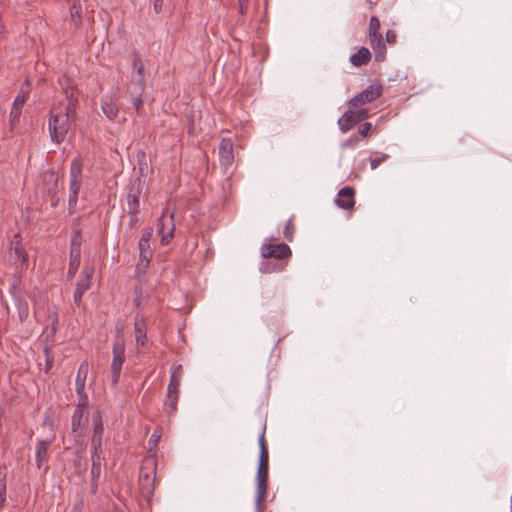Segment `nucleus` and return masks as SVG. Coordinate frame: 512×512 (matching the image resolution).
<instances>
[{"mask_svg": "<svg viewBox=\"0 0 512 512\" xmlns=\"http://www.w3.org/2000/svg\"><path fill=\"white\" fill-rule=\"evenodd\" d=\"M65 94V101L54 104L50 109L48 130L51 141L56 144L64 142L70 129V122L75 118L78 98L73 81L63 76L58 80Z\"/></svg>", "mask_w": 512, "mask_h": 512, "instance_id": "obj_1", "label": "nucleus"}, {"mask_svg": "<svg viewBox=\"0 0 512 512\" xmlns=\"http://www.w3.org/2000/svg\"><path fill=\"white\" fill-rule=\"evenodd\" d=\"M157 458L155 454L146 455L141 462L139 487L143 497L149 499L156 486Z\"/></svg>", "mask_w": 512, "mask_h": 512, "instance_id": "obj_2", "label": "nucleus"}, {"mask_svg": "<svg viewBox=\"0 0 512 512\" xmlns=\"http://www.w3.org/2000/svg\"><path fill=\"white\" fill-rule=\"evenodd\" d=\"M369 44L374 51L375 60L382 62L386 57V46L380 32V20L376 16H372L369 21L368 28Z\"/></svg>", "mask_w": 512, "mask_h": 512, "instance_id": "obj_3", "label": "nucleus"}, {"mask_svg": "<svg viewBox=\"0 0 512 512\" xmlns=\"http://www.w3.org/2000/svg\"><path fill=\"white\" fill-rule=\"evenodd\" d=\"M82 169L83 161L80 157H76L71 161L70 165V183H69V207H75L78 201L79 191L82 185Z\"/></svg>", "mask_w": 512, "mask_h": 512, "instance_id": "obj_4", "label": "nucleus"}, {"mask_svg": "<svg viewBox=\"0 0 512 512\" xmlns=\"http://www.w3.org/2000/svg\"><path fill=\"white\" fill-rule=\"evenodd\" d=\"M81 244L82 236L80 231L76 230L73 232L70 241V259L69 268L67 272L68 278H73L79 268L81 259Z\"/></svg>", "mask_w": 512, "mask_h": 512, "instance_id": "obj_5", "label": "nucleus"}, {"mask_svg": "<svg viewBox=\"0 0 512 512\" xmlns=\"http://www.w3.org/2000/svg\"><path fill=\"white\" fill-rule=\"evenodd\" d=\"M125 345L122 338H117L113 343V360L111 363V380L116 386L120 379L121 368L125 360Z\"/></svg>", "mask_w": 512, "mask_h": 512, "instance_id": "obj_6", "label": "nucleus"}, {"mask_svg": "<svg viewBox=\"0 0 512 512\" xmlns=\"http://www.w3.org/2000/svg\"><path fill=\"white\" fill-rule=\"evenodd\" d=\"M144 182L141 178H136L133 180L127 190L126 200H127V214H138L140 208V196L142 194Z\"/></svg>", "mask_w": 512, "mask_h": 512, "instance_id": "obj_7", "label": "nucleus"}, {"mask_svg": "<svg viewBox=\"0 0 512 512\" xmlns=\"http://www.w3.org/2000/svg\"><path fill=\"white\" fill-rule=\"evenodd\" d=\"M383 92L382 85L379 83L370 84L362 92L351 98L348 104L352 107H359L363 104L370 103L381 96Z\"/></svg>", "mask_w": 512, "mask_h": 512, "instance_id": "obj_8", "label": "nucleus"}, {"mask_svg": "<svg viewBox=\"0 0 512 512\" xmlns=\"http://www.w3.org/2000/svg\"><path fill=\"white\" fill-rule=\"evenodd\" d=\"M94 273V268L92 266H84L80 277L77 281L76 288L74 291V303L77 307H80L82 304V296L84 293L90 289L91 287V278Z\"/></svg>", "mask_w": 512, "mask_h": 512, "instance_id": "obj_9", "label": "nucleus"}, {"mask_svg": "<svg viewBox=\"0 0 512 512\" xmlns=\"http://www.w3.org/2000/svg\"><path fill=\"white\" fill-rule=\"evenodd\" d=\"M368 117L369 112L367 109L348 110L338 119V125L341 132L346 133L361 120L367 119Z\"/></svg>", "mask_w": 512, "mask_h": 512, "instance_id": "obj_10", "label": "nucleus"}, {"mask_svg": "<svg viewBox=\"0 0 512 512\" xmlns=\"http://www.w3.org/2000/svg\"><path fill=\"white\" fill-rule=\"evenodd\" d=\"M268 476L269 470L258 469L256 481H257V492H256V506L259 512H262L265 508V500L268 489Z\"/></svg>", "mask_w": 512, "mask_h": 512, "instance_id": "obj_11", "label": "nucleus"}, {"mask_svg": "<svg viewBox=\"0 0 512 512\" xmlns=\"http://www.w3.org/2000/svg\"><path fill=\"white\" fill-rule=\"evenodd\" d=\"M145 91V82L131 80L127 93L130 96L133 107L135 108L138 115L143 113V99L142 96Z\"/></svg>", "mask_w": 512, "mask_h": 512, "instance_id": "obj_12", "label": "nucleus"}, {"mask_svg": "<svg viewBox=\"0 0 512 512\" xmlns=\"http://www.w3.org/2000/svg\"><path fill=\"white\" fill-rule=\"evenodd\" d=\"M175 223L173 214H163L158 220V234L161 236V243L167 245L174 237Z\"/></svg>", "mask_w": 512, "mask_h": 512, "instance_id": "obj_13", "label": "nucleus"}, {"mask_svg": "<svg viewBox=\"0 0 512 512\" xmlns=\"http://www.w3.org/2000/svg\"><path fill=\"white\" fill-rule=\"evenodd\" d=\"M261 254L263 258L286 260L291 256V249L285 243L264 244L261 247Z\"/></svg>", "mask_w": 512, "mask_h": 512, "instance_id": "obj_14", "label": "nucleus"}, {"mask_svg": "<svg viewBox=\"0 0 512 512\" xmlns=\"http://www.w3.org/2000/svg\"><path fill=\"white\" fill-rule=\"evenodd\" d=\"M220 165L227 170L234 162L233 142L230 138H222L219 143Z\"/></svg>", "mask_w": 512, "mask_h": 512, "instance_id": "obj_15", "label": "nucleus"}, {"mask_svg": "<svg viewBox=\"0 0 512 512\" xmlns=\"http://www.w3.org/2000/svg\"><path fill=\"white\" fill-rule=\"evenodd\" d=\"M139 247V262L136 266V274L141 276L146 273V269L149 266V263L153 256V250L150 247V244H138Z\"/></svg>", "mask_w": 512, "mask_h": 512, "instance_id": "obj_16", "label": "nucleus"}, {"mask_svg": "<svg viewBox=\"0 0 512 512\" xmlns=\"http://www.w3.org/2000/svg\"><path fill=\"white\" fill-rule=\"evenodd\" d=\"M335 203L342 209H351L355 204V190L352 187L345 186L338 192Z\"/></svg>", "mask_w": 512, "mask_h": 512, "instance_id": "obj_17", "label": "nucleus"}, {"mask_svg": "<svg viewBox=\"0 0 512 512\" xmlns=\"http://www.w3.org/2000/svg\"><path fill=\"white\" fill-rule=\"evenodd\" d=\"M9 251L11 255L14 254L15 258L19 260L22 265H28V255L23 247L22 237L20 234L17 233L13 236Z\"/></svg>", "mask_w": 512, "mask_h": 512, "instance_id": "obj_18", "label": "nucleus"}, {"mask_svg": "<svg viewBox=\"0 0 512 512\" xmlns=\"http://www.w3.org/2000/svg\"><path fill=\"white\" fill-rule=\"evenodd\" d=\"M84 408L76 407L71 419V431L73 434L78 436V433L88 423V416Z\"/></svg>", "mask_w": 512, "mask_h": 512, "instance_id": "obj_19", "label": "nucleus"}, {"mask_svg": "<svg viewBox=\"0 0 512 512\" xmlns=\"http://www.w3.org/2000/svg\"><path fill=\"white\" fill-rule=\"evenodd\" d=\"M103 451L102 448H98L95 450V448H92L91 451V479L94 483L95 480H98V478L101 475V466L103 461Z\"/></svg>", "mask_w": 512, "mask_h": 512, "instance_id": "obj_20", "label": "nucleus"}, {"mask_svg": "<svg viewBox=\"0 0 512 512\" xmlns=\"http://www.w3.org/2000/svg\"><path fill=\"white\" fill-rule=\"evenodd\" d=\"M70 12V29L76 31L82 22V6L79 0H73L69 8Z\"/></svg>", "mask_w": 512, "mask_h": 512, "instance_id": "obj_21", "label": "nucleus"}, {"mask_svg": "<svg viewBox=\"0 0 512 512\" xmlns=\"http://www.w3.org/2000/svg\"><path fill=\"white\" fill-rule=\"evenodd\" d=\"M58 175L54 171L43 174V192L48 194L58 193Z\"/></svg>", "mask_w": 512, "mask_h": 512, "instance_id": "obj_22", "label": "nucleus"}, {"mask_svg": "<svg viewBox=\"0 0 512 512\" xmlns=\"http://www.w3.org/2000/svg\"><path fill=\"white\" fill-rule=\"evenodd\" d=\"M51 445L50 440H40L36 445L35 456L37 468H41L43 463L48 460V449Z\"/></svg>", "mask_w": 512, "mask_h": 512, "instance_id": "obj_23", "label": "nucleus"}, {"mask_svg": "<svg viewBox=\"0 0 512 512\" xmlns=\"http://www.w3.org/2000/svg\"><path fill=\"white\" fill-rule=\"evenodd\" d=\"M89 363L87 361H83L78 368L76 379H75V388L76 390H85V384L89 373Z\"/></svg>", "mask_w": 512, "mask_h": 512, "instance_id": "obj_24", "label": "nucleus"}, {"mask_svg": "<svg viewBox=\"0 0 512 512\" xmlns=\"http://www.w3.org/2000/svg\"><path fill=\"white\" fill-rule=\"evenodd\" d=\"M370 60H371V53H370L369 49L366 47H361L356 53H354L350 56V62L356 67L365 65Z\"/></svg>", "mask_w": 512, "mask_h": 512, "instance_id": "obj_25", "label": "nucleus"}, {"mask_svg": "<svg viewBox=\"0 0 512 512\" xmlns=\"http://www.w3.org/2000/svg\"><path fill=\"white\" fill-rule=\"evenodd\" d=\"M146 323L143 320H136L134 323L135 340L138 347H144L147 343Z\"/></svg>", "mask_w": 512, "mask_h": 512, "instance_id": "obj_26", "label": "nucleus"}, {"mask_svg": "<svg viewBox=\"0 0 512 512\" xmlns=\"http://www.w3.org/2000/svg\"><path fill=\"white\" fill-rule=\"evenodd\" d=\"M103 432H104V427H103L101 417L99 416L97 419H95L93 436H92V440H91L92 448H95V450H97L98 448H102Z\"/></svg>", "mask_w": 512, "mask_h": 512, "instance_id": "obj_27", "label": "nucleus"}, {"mask_svg": "<svg viewBox=\"0 0 512 512\" xmlns=\"http://www.w3.org/2000/svg\"><path fill=\"white\" fill-rule=\"evenodd\" d=\"M179 392H167L165 407L168 415H174L177 411Z\"/></svg>", "mask_w": 512, "mask_h": 512, "instance_id": "obj_28", "label": "nucleus"}, {"mask_svg": "<svg viewBox=\"0 0 512 512\" xmlns=\"http://www.w3.org/2000/svg\"><path fill=\"white\" fill-rule=\"evenodd\" d=\"M103 113L110 119H114L118 115V107L112 98H106L102 101Z\"/></svg>", "mask_w": 512, "mask_h": 512, "instance_id": "obj_29", "label": "nucleus"}, {"mask_svg": "<svg viewBox=\"0 0 512 512\" xmlns=\"http://www.w3.org/2000/svg\"><path fill=\"white\" fill-rule=\"evenodd\" d=\"M181 370H182L181 365H178L174 369V371L171 375V378H170V383L168 385L167 392H179Z\"/></svg>", "mask_w": 512, "mask_h": 512, "instance_id": "obj_30", "label": "nucleus"}, {"mask_svg": "<svg viewBox=\"0 0 512 512\" xmlns=\"http://www.w3.org/2000/svg\"><path fill=\"white\" fill-rule=\"evenodd\" d=\"M29 93H30L29 83L26 82V84L23 85L21 87L20 91L18 92V94L13 102V105L22 108L24 106V104L26 103V101L28 100Z\"/></svg>", "mask_w": 512, "mask_h": 512, "instance_id": "obj_31", "label": "nucleus"}, {"mask_svg": "<svg viewBox=\"0 0 512 512\" xmlns=\"http://www.w3.org/2000/svg\"><path fill=\"white\" fill-rule=\"evenodd\" d=\"M44 355H45V372L48 373L52 367H53V364H54V357H53V353H52V350L50 347H45L44 350Z\"/></svg>", "mask_w": 512, "mask_h": 512, "instance_id": "obj_32", "label": "nucleus"}, {"mask_svg": "<svg viewBox=\"0 0 512 512\" xmlns=\"http://www.w3.org/2000/svg\"><path fill=\"white\" fill-rule=\"evenodd\" d=\"M293 220H294V218L291 217L287 221L286 226H285L284 231H283L284 237L288 241H290V242L293 240V235H294V232H295V225H294Z\"/></svg>", "mask_w": 512, "mask_h": 512, "instance_id": "obj_33", "label": "nucleus"}, {"mask_svg": "<svg viewBox=\"0 0 512 512\" xmlns=\"http://www.w3.org/2000/svg\"><path fill=\"white\" fill-rule=\"evenodd\" d=\"M77 396H78V403L76 407L87 409L89 404L88 395L86 394L85 390H76Z\"/></svg>", "mask_w": 512, "mask_h": 512, "instance_id": "obj_34", "label": "nucleus"}, {"mask_svg": "<svg viewBox=\"0 0 512 512\" xmlns=\"http://www.w3.org/2000/svg\"><path fill=\"white\" fill-rule=\"evenodd\" d=\"M48 321L50 322V335L51 336H54L57 332V328H58V323H59V320H58V315L57 313L55 312H51L48 314Z\"/></svg>", "mask_w": 512, "mask_h": 512, "instance_id": "obj_35", "label": "nucleus"}, {"mask_svg": "<svg viewBox=\"0 0 512 512\" xmlns=\"http://www.w3.org/2000/svg\"><path fill=\"white\" fill-rule=\"evenodd\" d=\"M258 469L269 470V454H268V450L260 451Z\"/></svg>", "mask_w": 512, "mask_h": 512, "instance_id": "obj_36", "label": "nucleus"}, {"mask_svg": "<svg viewBox=\"0 0 512 512\" xmlns=\"http://www.w3.org/2000/svg\"><path fill=\"white\" fill-rule=\"evenodd\" d=\"M152 236H153V228L152 227L145 228L138 244H150V240H151Z\"/></svg>", "mask_w": 512, "mask_h": 512, "instance_id": "obj_37", "label": "nucleus"}, {"mask_svg": "<svg viewBox=\"0 0 512 512\" xmlns=\"http://www.w3.org/2000/svg\"><path fill=\"white\" fill-rule=\"evenodd\" d=\"M372 130V125L371 123L369 122H365V123H362L359 127H358V133L362 136V137H367L370 135V132Z\"/></svg>", "mask_w": 512, "mask_h": 512, "instance_id": "obj_38", "label": "nucleus"}, {"mask_svg": "<svg viewBox=\"0 0 512 512\" xmlns=\"http://www.w3.org/2000/svg\"><path fill=\"white\" fill-rule=\"evenodd\" d=\"M136 70V75L133 76V80H136V81H140L141 82H145V66L143 63H140V65L138 66V68L135 69Z\"/></svg>", "mask_w": 512, "mask_h": 512, "instance_id": "obj_39", "label": "nucleus"}, {"mask_svg": "<svg viewBox=\"0 0 512 512\" xmlns=\"http://www.w3.org/2000/svg\"><path fill=\"white\" fill-rule=\"evenodd\" d=\"M389 155L382 154L380 157H375L370 160L371 169H376L382 162L386 161Z\"/></svg>", "mask_w": 512, "mask_h": 512, "instance_id": "obj_40", "label": "nucleus"}, {"mask_svg": "<svg viewBox=\"0 0 512 512\" xmlns=\"http://www.w3.org/2000/svg\"><path fill=\"white\" fill-rule=\"evenodd\" d=\"M21 111H22L21 107L12 105V109H11V112H10L11 121L18 120L20 115H21Z\"/></svg>", "mask_w": 512, "mask_h": 512, "instance_id": "obj_41", "label": "nucleus"}, {"mask_svg": "<svg viewBox=\"0 0 512 512\" xmlns=\"http://www.w3.org/2000/svg\"><path fill=\"white\" fill-rule=\"evenodd\" d=\"M284 268V265L283 264H279L277 266H274L273 268H270L269 264H265L262 268H261V271L263 273H271V272H274V271H281L283 270Z\"/></svg>", "mask_w": 512, "mask_h": 512, "instance_id": "obj_42", "label": "nucleus"}, {"mask_svg": "<svg viewBox=\"0 0 512 512\" xmlns=\"http://www.w3.org/2000/svg\"><path fill=\"white\" fill-rule=\"evenodd\" d=\"M386 41L389 44H395L397 41V34L394 30H388L386 32Z\"/></svg>", "mask_w": 512, "mask_h": 512, "instance_id": "obj_43", "label": "nucleus"}, {"mask_svg": "<svg viewBox=\"0 0 512 512\" xmlns=\"http://www.w3.org/2000/svg\"><path fill=\"white\" fill-rule=\"evenodd\" d=\"M358 143V138L356 136L350 137L348 140H346L342 146L343 147H354Z\"/></svg>", "mask_w": 512, "mask_h": 512, "instance_id": "obj_44", "label": "nucleus"}, {"mask_svg": "<svg viewBox=\"0 0 512 512\" xmlns=\"http://www.w3.org/2000/svg\"><path fill=\"white\" fill-rule=\"evenodd\" d=\"M50 198V204L52 207H57L60 201V198L57 196V193L48 194L47 195Z\"/></svg>", "mask_w": 512, "mask_h": 512, "instance_id": "obj_45", "label": "nucleus"}, {"mask_svg": "<svg viewBox=\"0 0 512 512\" xmlns=\"http://www.w3.org/2000/svg\"><path fill=\"white\" fill-rule=\"evenodd\" d=\"M140 63H143L141 58L139 57V55L137 53H133L132 55V66L134 69L138 68V66L140 65Z\"/></svg>", "mask_w": 512, "mask_h": 512, "instance_id": "obj_46", "label": "nucleus"}, {"mask_svg": "<svg viewBox=\"0 0 512 512\" xmlns=\"http://www.w3.org/2000/svg\"><path fill=\"white\" fill-rule=\"evenodd\" d=\"M128 215L130 216V218H129V226L131 228L136 227L137 224H138V221H139L138 216H137L138 214H128Z\"/></svg>", "mask_w": 512, "mask_h": 512, "instance_id": "obj_47", "label": "nucleus"}, {"mask_svg": "<svg viewBox=\"0 0 512 512\" xmlns=\"http://www.w3.org/2000/svg\"><path fill=\"white\" fill-rule=\"evenodd\" d=\"M259 446H260V451L268 450L266 443H265V431L264 430L259 437Z\"/></svg>", "mask_w": 512, "mask_h": 512, "instance_id": "obj_48", "label": "nucleus"}, {"mask_svg": "<svg viewBox=\"0 0 512 512\" xmlns=\"http://www.w3.org/2000/svg\"><path fill=\"white\" fill-rule=\"evenodd\" d=\"M238 1H239V6H240V13L244 14L248 8L249 1L248 0H238Z\"/></svg>", "mask_w": 512, "mask_h": 512, "instance_id": "obj_49", "label": "nucleus"}, {"mask_svg": "<svg viewBox=\"0 0 512 512\" xmlns=\"http://www.w3.org/2000/svg\"><path fill=\"white\" fill-rule=\"evenodd\" d=\"M163 0H154V11L158 14L162 10Z\"/></svg>", "mask_w": 512, "mask_h": 512, "instance_id": "obj_50", "label": "nucleus"}, {"mask_svg": "<svg viewBox=\"0 0 512 512\" xmlns=\"http://www.w3.org/2000/svg\"><path fill=\"white\" fill-rule=\"evenodd\" d=\"M81 506H82V502H79V503L75 504V505L70 509V512H81Z\"/></svg>", "mask_w": 512, "mask_h": 512, "instance_id": "obj_51", "label": "nucleus"}, {"mask_svg": "<svg viewBox=\"0 0 512 512\" xmlns=\"http://www.w3.org/2000/svg\"><path fill=\"white\" fill-rule=\"evenodd\" d=\"M97 481L98 480H95L94 483L91 481V490L93 493H95L97 491V487H98Z\"/></svg>", "mask_w": 512, "mask_h": 512, "instance_id": "obj_52", "label": "nucleus"}, {"mask_svg": "<svg viewBox=\"0 0 512 512\" xmlns=\"http://www.w3.org/2000/svg\"><path fill=\"white\" fill-rule=\"evenodd\" d=\"M4 30H5L4 24L0 20V37L4 34Z\"/></svg>", "mask_w": 512, "mask_h": 512, "instance_id": "obj_53", "label": "nucleus"}, {"mask_svg": "<svg viewBox=\"0 0 512 512\" xmlns=\"http://www.w3.org/2000/svg\"><path fill=\"white\" fill-rule=\"evenodd\" d=\"M157 440H158V436H156L155 434H153V435H152V437H151V439H150V442H151V441H155V442H157Z\"/></svg>", "mask_w": 512, "mask_h": 512, "instance_id": "obj_54", "label": "nucleus"}]
</instances>
